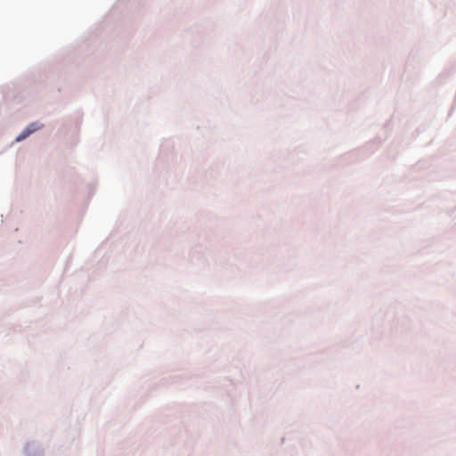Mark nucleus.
<instances>
[{"label":"nucleus","mask_w":456,"mask_h":456,"mask_svg":"<svg viewBox=\"0 0 456 456\" xmlns=\"http://www.w3.org/2000/svg\"><path fill=\"white\" fill-rule=\"evenodd\" d=\"M42 125L37 123V122H35V123H31L30 125H28L27 126V128L17 137V141H20V140H23L25 139L26 137H28L29 134H31L32 133L36 132L37 130H38L39 128H41Z\"/></svg>","instance_id":"nucleus-1"}]
</instances>
